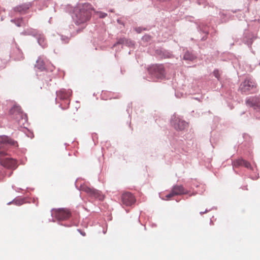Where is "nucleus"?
<instances>
[{"mask_svg": "<svg viewBox=\"0 0 260 260\" xmlns=\"http://www.w3.org/2000/svg\"><path fill=\"white\" fill-rule=\"evenodd\" d=\"M94 10L91 5L88 3L77 6L74 9V19L75 23L79 25L88 21L91 17L92 12Z\"/></svg>", "mask_w": 260, "mask_h": 260, "instance_id": "obj_1", "label": "nucleus"}, {"mask_svg": "<svg viewBox=\"0 0 260 260\" xmlns=\"http://www.w3.org/2000/svg\"><path fill=\"white\" fill-rule=\"evenodd\" d=\"M239 90L241 92L245 93H252L257 90V84L251 78H247L241 83Z\"/></svg>", "mask_w": 260, "mask_h": 260, "instance_id": "obj_2", "label": "nucleus"}, {"mask_svg": "<svg viewBox=\"0 0 260 260\" xmlns=\"http://www.w3.org/2000/svg\"><path fill=\"white\" fill-rule=\"evenodd\" d=\"M149 73L154 77L162 79L166 77V72L162 64H155L148 69Z\"/></svg>", "mask_w": 260, "mask_h": 260, "instance_id": "obj_3", "label": "nucleus"}, {"mask_svg": "<svg viewBox=\"0 0 260 260\" xmlns=\"http://www.w3.org/2000/svg\"><path fill=\"white\" fill-rule=\"evenodd\" d=\"M80 189L86 193L89 197L98 199L100 200H103L104 199V196L100 191L89 187L86 184L81 185Z\"/></svg>", "mask_w": 260, "mask_h": 260, "instance_id": "obj_4", "label": "nucleus"}, {"mask_svg": "<svg viewBox=\"0 0 260 260\" xmlns=\"http://www.w3.org/2000/svg\"><path fill=\"white\" fill-rule=\"evenodd\" d=\"M52 216L58 220H64L68 219L71 213L66 208L54 209L52 210Z\"/></svg>", "mask_w": 260, "mask_h": 260, "instance_id": "obj_5", "label": "nucleus"}, {"mask_svg": "<svg viewBox=\"0 0 260 260\" xmlns=\"http://www.w3.org/2000/svg\"><path fill=\"white\" fill-rule=\"evenodd\" d=\"M171 125L177 131H182L188 126V124L184 120L174 115L171 120Z\"/></svg>", "mask_w": 260, "mask_h": 260, "instance_id": "obj_6", "label": "nucleus"}, {"mask_svg": "<svg viewBox=\"0 0 260 260\" xmlns=\"http://www.w3.org/2000/svg\"><path fill=\"white\" fill-rule=\"evenodd\" d=\"M187 193L182 185H176L173 187L171 192L166 196V198L169 199L175 196L187 194Z\"/></svg>", "mask_w": 260, "mask_h": 260, "instance_id": "obj_7", "label": "nucleus"}, {"mask_svg": "<svg viewBox=\"0 0 260 260\" xmlns=\"http://www.w3.org/2000/svg\"><path fill=\"white\" fill-rule=\"evenodd\" d=\"M121 201L123 204L126 206H129L135 203L136 199L132 193L129 192H126L122 194L121 196Z\"/></svg>", "mask_w": 260, "mask_h": 260, "instance_id": "obj_8", "label": "nucleus"}, {"mask_svg": "<svg viewBox=\"0 0 260 260\" xmlns=\"http://www.w3.org/2000/svg\"><path fill=\"white\" fill-rule=\"evenodd\" d=\"M30 6V5L29 4H23L22 5L18 6L15 8V10L16 11L19 12L20 13H22L25 12L26 10L28 9Z\"/></svg>", "mask_w": 260, "mask_h": 260, "instance_id": "obj_9", "label": "nucleus"}, {"mask_svg": "<svg viewBox=\"0 0 260 260\" xmlns=\"http://www.w3.org/2000/svg\"><path fill=\"white\" fill-rule=\"evenodd\" d=\"M36 67L40 71H43L45 69V63L44 61L41 58H39L36 62Z\"/></svg>", "mask_w": 260, "mask_h": 260, "instance_id": "obj_10", "label": "nucleus"}, {"mask_svg": "<svg viewBox=\"0 0 260 260\" xmlns=\"http://www.w3.org/2000/svg\"><path fill=\"white\" fill-rule=\"evenodd\" d=\"M58 96L62 99H67L70 95V92L69 91L66 92L64 90H60L58 93Z\"/></svg>", "mask_w": 260, "mask_h": 260, "instance_id": "obj_11", "label": "nucleus"}, {"mask_svg": "<svg viewBox=\"0 0 260 260\" xmlns=\"http://www.w3.org/2000/svg\"><path fill=\"white\" fill-rule=\"evenodd\" d=\"M11 111L13 113H17L22 117L23 116L26 117V115L23 113L21 108L19 107H14L12 109Z\"/></svg>", "mask_w": 260, "mask_h": 260, "instance_id": "obj_12", "label": "nucleus"}, {"mask_svg": "<svg viewBox=\"0 0 260 260\" xmlns=\"http://www.w3.org/2000/svg\"><path fill=\"white\" fill-rule=\"evenodd\" d=\"M243 160L244 159L242 158H239L234 160L232 162L233 167L238 168L240 166H243Z\"/></svg>", "mask_w": 260, "mask_h": 260, "instance_id": "obj_13", "label": "nucleus"}, {"mask_svg": "<svg viewBox=\"0 0 260 260\" xmlns=\"http://www.w3.org/2000/svg\"><path fill=\"white\" fill-rule=\"evenodd\" d=\"M246 104L249 107H253L255 105V100L254 98H250L246 102Z\"/></svg>", "mask_w": 260, "mask_h": 260, "instance_id": "obj_14", "label": "nucleus"}, {"mask_svg": "<svg viewBox=\"0 0 260 260\" xmlns=\"http://www.w3.org/2000/svg\"><path fill=\"white\" fill-rule=\"evenodd\" d=\"M243 166L247 169H249L250 170H253V168L251 167V165L250 164V162H249L248 161H247L245 160H243Z\"/></svg>", "mask_w": 260, "mask_h": 260, "instance_id": "obj_15", "label": "nucleus"}, {"mask_svg": "<svg viewBox=\"0 0 260 260\" xmlns=\"http://www.w3.org/2000/svg\"><path fill=\"white\" fill-rule=\"evenodd\" d=\"M184 59H186V60H191L193 59V57L190 56L189 53L186 52V53H185V54L184 55Z\"/></svg>", "mask_w": 260, "mask_h": 260, "instance_id": "obj_16", "label": "nucleus"}, {"mask_svg": "<svg viewBox=\"0 0 260 260\" xmlns=\"http://www.w3.org/2000/svg\"><path fill=\"white\" fill-rule=\"evenodd\" d=\"M124 40L123 39H119L116 43L114 44L113 47H115L117 44H123L124 43Z\"/></svg>", "mask_w": 260, "mask_h": 260, "instance_id": "obj_17", "label": "nucleus"}, {"mask_svg": "<svg viewBox=\"0 0 260 260\" xmlns=\"http://www.w3.org/2000/svg\"><path fill=\"white\" fill-rule=\"evenodd\" d=\"M143 39L148 41L150 40V37L149 36H145L143 37Z\"/></svg>", "mask_w": 260, "mask_h": 260, "instance_id": "obj_18", "label": "nucleus"}, {"mask_svg": "<svg viewBox=\"0 0 260 260\" xmlns=\"http://www.w3.org/2000/svg\"><path fill=\"white\" fill-rule=\"evenodd\" d=\"M214 74L216 78H218V71H214Z\"/></svg>", "mask_w": 260, "mask_h": 260, "instance_id": "obj_19", "label": "nucleus"}, {"mask_svg": "<svg viewBox=\"0 0 260 260\" xmlns=\"http://www.w3.org/2000/svg\"><path fill=\"white\" fill-rule=\"evenodd\" d=\"M106 15H107V14L105 13L102 14V15L100 16V17L104 18V17H106Z\"/></svg>", "mask_w": 260, "mask_h": 260, "instance_id": "obj_20", "label": "nucleus"}, {"mask_svg": "<svg viewBox=\"0 0 260 260\" xmlns=\"http://www.w3.org/2000/svg\"><path fill=\"white\" fill-rule=\"evenodd\" d=\"M117 22L118 23H119L120 24L124 25L123 23L122 22H121V21L120 20H117Z\"/></svg>", "mask_w": 260, "mask_h": 260, "instance_id": "obj_21", "label": "nucleus"}, {"mask_svg": "<svg viewBox=\"0 0 260 260\" xmlns=\"http://www.w3.org/2000/svg\"><path fill=\"white\" fill-rule=\"evenodd\" d=\"M41 41H42V39L40 38L38 40V42L41 45Z\"/></svg>", "mask_w": 260, "mask_h": 260, "instance_id": "obj_22", "label": "nucleus"}, {"mask_svg": "<svg viewBox=\"0 0 260 260\" xmlns=\"http://www.w3.org/2000/svg\"><path fill=\"white\" fill-rule=\"evenodd\" d=\"M136 31H137L138 32H140V31L139 30H138L137 29H136Z\"/></svg>", "mask_w": 260, "mask_h": 260, "instance_id": "obj_23", "label": "nucleus"}]
</instances>
